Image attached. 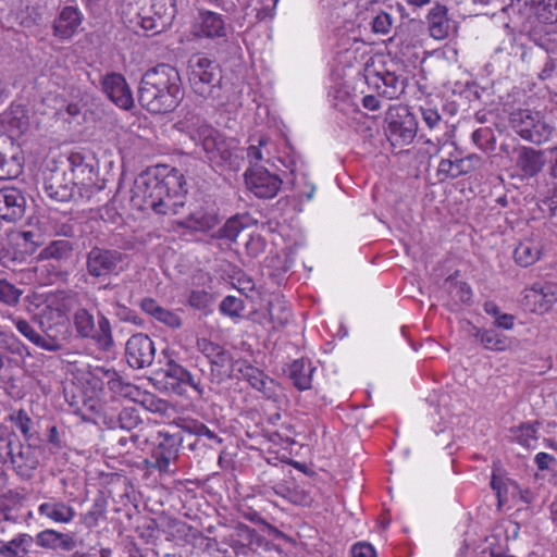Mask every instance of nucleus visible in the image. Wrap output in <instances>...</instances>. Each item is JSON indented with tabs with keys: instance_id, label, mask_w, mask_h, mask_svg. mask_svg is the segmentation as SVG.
Instances as JSON below:
<instances>
[{
	"instance_id": "26",
	"label": "nucleus",
	"mask_w": 557,
	"mask_h": 557,
	"mask_svg": "<svg viewBox=\"0 0 557 557\" xmlns=\"http://www.w3.org/2000/svg\"><path fill=\"white\" fill-rule=\"evenodd\" d=\"M38 512L57 523H69L76 515L72 506L57 499L40 504Z\"/></svg>"
},
{
	"instance_id": "50",
	"label": "nucleus",
	"mask_w": 557,
	"mask_h": 557,
	"mask_svg": "<svg viewBox=\"0 0 557 557\" xmlns=\"http://www.w3.org/2000/svg\"><path fill=\"white\" fill-rule=\"evenodd\" d=\"M265 239L261 235H251L246 243V252L252 258H258L265 250Z\"/></svg>"
},
{
	"instance_id": "44",
	"label": "nucleus",
	"mask_w": 557,
	"mask_h": 557,
	"mask_svg": "<svg viewBox=\"0 0 557 557\" xmlns=\"http://www.w3.org/2000/svg\"><path fill=\"white\" fill-rule=\"evenodd\" d=\"M535 10L536 14L547 23H557V0H543Z\"/></svg>"
},
{
	"instance_id": "63",
	"label": "nucleus",
	"mask_w": 557,
	"mask_h": 557,
	"mask_svg": "<svg viewBox=\"0 0 557 557\" xmlns=\"http://www.w3.org/2000/svg\"><path fill=\"white\" fill-rule=\"evenodd\" d=\"M140 308L144 312L153 318L161 308V306L153 298L148 297L144 298L140 301Z\"/></svg>"
},
{
	"instance_id": "64",
	"label": "nucleus",
	"mask_w": 557,
	"mask_h": 557,
	"mask_svg": "<svg viewBox=\"0 0 557 557\" xmlns=\"http://www.w3.org/2000/svg\"><path fill=\"white\" fill-rule=\"evenodd\" d=\"M495 326L504 330H511L515 324V317L509 313H500L494 321Z\"/></svg>"
},
{
	"instance_id": "19",
	"label": "nucleus",
	"mask_w": 557,
	"mask_h": 557,
	"mask_svg": "<svg viewBox=\"0 0 557 557\" xmlns=\"http://www.w3.org/2000/svg\"><path fill=\"white\" fill-rule=\"evenodd\" d=\"M194 33L197 37L222 38L227 35V26L224 17L213 11L199 10L198 17L194 25Z\"/></svg>"
},
{
	"instance_id": "36",
	"label": "nucleus",
	"mask_w": 557,
	"mask_h": 557,
	"mask_svg": "<svg viewBox=\"0 0 557 557\" xmlns=\"http://www.w3.org/2000/svg\"><path fill=\"white\" fill-rule=\"evenodd\" d=\"M27 255L18 250L12 243L4 245L0 250V263L10 270H17L26 262Z\"/></svg>"
},
{
	"instance_id": "4",
	"label": "nucleus",
	"mask_w": 557,
	"mask_h": 557,
	"mask_svg": "<svg viewBox=\"0 0 557 557\" xmlns=\"http://www.w3.org/2000/svg\"><path fill=\"white\" fill-rule=\"evenodd\" d=\"M188 81L193 91L203 99L221 98L222 74L220 65L202 54L188 61Z\"/></svg>"
},
{
	"instance_id": "41",
	"label": "nucleus",
	"mask_w": 557,
	"mask_h": 557,
	"mask_svg": "<svg viewBox=\"0 0 557 557\" xmlns=\"http://www.w3.org/2000/svg\"><path fill=\"white\" fill-rule=\"evenodd\" d=\"M473 143L482 150L492 151L495 148V135L491 127H480L472 133Z\"/></svg>"
},
{
	"instance_id": "35",
	"label": "nucleus",
	"mask_w": 557,
	"mask_h": 557,
	"mask_svg": "<svg viewBox=\"0 0 557 557\" xmlns=\"http://www.w3.org/2000/svg\"><path fill=\"white\" fill-rule=\"evenodd\" d=\"M9 455L11 458V462L21 472L30 471L37 468L38 460L32 456L30 447L23 449L21 445H18V451L15 453L13 445L11 442L8 443Z\"/></svg>"
},
{
	"instance_id": "53",
	"label": "nucleus",
	"mask_w": 557,
	"mask_h": 557,
	"mask_svg": "<svg viewBox=\"0 0 557 557\" xmlns=\"http://www.w3.org/2000/svg\"><path fill=\"white\" fill-rule=\"evenodd\" d=\"M13 322L17 331L23 334L29 342L34 344V342L39 341V334L34 330L28 321L24 319H15Z\"/></svg>"
},
{
	"instance_id": "1",
	"label": "nucleus",
	"mask_w": 557,
	"mask_h": 557,
	"mask_svg": "<svg viewBox=\"0 0 557 557\" xmlns=\"http://www.w3.org/2000/svg\"><path fill=\"white\" fill-rule=\"evenodd\" d=\"M185 186L184 175L177 169L158 165L152 171L141 173L135 181L131 200L141 211L177 214L184 206Z\"/></svg>"
},
{
	"instance_id": "60",
	"label": "nucleus",
	"mask_w": 557,
	"mask_h": 557,
	"mask_svg": "<svg viewBox=\"0 0 557 557\" xmlns=\"http://www.w3.org/2000/svg\"><path fill=\"white\" fill-rule=\"evenodd\" d=\"M537 429L531 423H523L519 426V441L520 443L528 445L529 440L535 438Z\"/></svg>"
},
{
	"instance_id": "15",
	"label": "nucleus",
	"mask_w": 557,
	"mask_h": 557,
	"mask_svg": "<svg viewBox=\"0 0 557 557\" xmlns=\"http://www.w3.org/2000/svg\"><path fill=\"white\" fill-rule=\"evenodd\" d=\"M101 89L119 108L131 110L134 107L133 92L126 78L116 72H110L101 78Z\"/></svg>"
},
{
	"instance_id": "38",
	"label": "nucleus",
	"mask_w": 557,
	"mask_h": 557,
	"mask_svg": "<svg viewBox=\"0 0 557 557\" xmlns=\"http://www.w3.org/2000/svg\"><path fill=\"white\" fill-rule=\"evenodd\" d=\"M23 158L18 154H7L0 152V180L14 178L22 173Z\"/></svg>"
},
{
	"instance_id": "46",
	"label": "nucleus",
	"mask_w": 557,
	"mask_h": 557,
	"mask_svg": "<svg viewBox=\"0 0 557 557\" xmlns=\"http://www.w3.org/2000/svg\"><path fill=\"white\" fill-rule=\"evenodd\" d=\"M140 445V435L138 433H125L116 437V446L120 453H129L133 448Z\"/></svg>"
},
{
	"instance_id": "7",
	"label": "nucleus",
	"mask_w": 557,
	"mask_h": 557,
	"mask_svg": "<svg viewBox=\"0 0 557 557\" xmlns=\"http://www.w3.org/2000/svg\"><path fill=\"white\" fill-rule=\"evenodd\" d=\"M73 323L77 335L82 338H91L103 350H110L113 346V335L109 319L99 314L98 327L91 312L85 308H78L73 315Z\"/></svg>"
},
{
	"instance_id": "39",
	"label": "nucleus",
	"mask_w": 557,
	"mask_h": 557,
	"mask_svg": "<svg viewBox=\"0 0 557 557\" xmlns=\"http://www.w3.org/2000/svg\"><path fill=\"white\" fill-rule=\"evenodd\" d=\"M447 290L451 300L456 304H469L472 297L470 286L465 282H459L451 276L446 280Z\"/></svg>"
},
{
	"instance_id": "24",
	"label": "nucleus",
	"mask_w": 557,
	"mask_h": 557,
	"mask_svg": "<svg viewBox=\"0 0 557 557\" xmlns=\"http://www.w3.org/2000/svg\"><path fill=\"white\" fill-rule=\"evenodd\" d=\"M255 223L256 220L249 213H238L227 219L212 237L234 243L245 228Z\"/></svg>"
},
{
	"instance_id": "23",
	"label": "nucleus",
	"mask_w": 557,
	"mask_h": 557,
	"mask_svg": "<svg viewBox=\"0 0 557 557\" xmlns=\"http://www.w3.org/2000/svg\"><path fill=\"white\" fill-rule=\"evenodd\" d=\"M546 162L547 160L543 151L522 147L518 151L516 165L523 177H534L542 172Z\"/></svg>"
},
{
	"instance_id": "16",
	"label": "nucleus",
	"mask_w": 557,
	"mask_h": 557,
	"mask_svg": "<svg viewBox=\"0 0 557 557\" xmlns=\"http://www.w3.org/2000/svg\"><path fill=\"white\" fill-rule=\"evenodd\" d=\"M367 82L385 98L397 99L405 92L408 77L395 71L384 70L367 75Z\"/></svg>"
},
{
	"instance_id": "48",
	"label": "nucleus",
	"mask_w": 557,
	"mask_h": 557,
	"mask_svg": "<svg viewBox=\"0 0 557 557\" xmlns=\"http://www.w3.org/2000/svg\"><path fill=\"white\" fill-rule=\"evenodd\" d=\"M59 533L55 530L47 529L36 535V544L42 548L57 549Z\"/></svg>"
},
{
	"instance_id": "52",
	"label": "nucleus",
	"mask_w": 557,
	"mask_h": 557,
	"mask_svg": "<svg viewBox=\"0 0 557 557\" xmlns=\"http://www.w3.org/2000/svg\"><path fill=\"white\" fill-rule=\"evenodd\" d=\"M211 302V295L206 290H193L188 297L190 307L201 310L209 306Z\"/></svg>"
},
{
	"instance_id": "11",
	"label": "nucleus",
	"mask_w": 557,
	"mask_h": 557,
	"mask_svg": "<svg viewBox=\"0 0 557 557\" xmlns=\"http://www.w3.org/2000/svg\"><path fill=\"white\" fill-rule=\"evenodd\" d=\"M152 15H138L137 24L149 32L151 36L169 29L177 14L176 0H152Z\"/></svg>"
},
{
	"instance_id": "8",
	"label": "nucleus",
	"mask_w": 557,
	"mask_h": 557,
	"mask_svg": "<svg viewBox=\"0 0 557 557\" xmlns=\"http://www.w3.org/2000/svg\"><path fill=\"white\" fill-rule=\"evenodd\" d=\"M509 121L511 127L520 137L536 145L547 141L554 131V127L546 123L539 112L528 109L512 112Z\"/></svg>"
},
{
	"instance_id": "57",
	"label": "nucleus",
	"mask_w": 557,
	"mask_h": 557,
	"mask_svg": "<svg viewBox=\"0 0 557 557\" xmlns=\"http://www.w3.org/2000/svg\"><path fill=\"white\" fill-rule=\"evenodd\" d=\"M107 374L110 376L109 384L111 389L119 391L125 396H128L131 394V389L133 388V386L128 383H123L119 377H114L117 376L115 371H113L111 375L110 371H107Z\"/></svg>"
},
{
	"instance_id": "13",
	"label": "nucleus",
	"mask_w": 557,
	"mask_h": 557,
	"mask_svg": "<svg viewBox=\"0 0 557 557\" xmlns=\"http://www.w3.org/2000/svg\"><path fill=\"white\" fill-rule=\"evenodd\" d=\"M154 356V343L147 334L136 333L127 339L125 344V358L131 368L139 370L150 367Z\"/></svg>"
},
{
	"instance_id": "20",
	"label": "nucleus",
	"mask_w": 557,
	"mask_h": 557,
	"mask_svg": "<svg viewBox=\"0 0 557 557\" xmlns=\"http://www.w3.org/2000/svg\"><path fill=\"white\" fill-rule=\"evenodd\" d=\"M26 199L15 187L0 189V219L8 222L21 220L25 214Z\"/></svg>"
},
{
	"instance_id": "33",
	"label": "nucleus",
	"mask_w": 557,
	"mask_h": 557,
	"mask_svg": "<svg viewBox=\"0 0 557 557\" xmlns=\"http://www.w3.org/2000/svg\"><path fill=\"white\" fill-rule=\"evenodd\" d=\"M541 258V246L531 239L521 242L513 250V259L520 267L527 268Z\"/></svg>"
},
{
	"instance_id": "45",
	"label": "nucleus",
	"mask_w": 557,
	"mask_h": 557,
	"mask_svg": "<svg viewBox=\"0 0 557 557\" xmlns=\"http://www.w3.org/2000/svg\"><path fill=\"white\" fill-rule=\"evenodd\" d=\"M186 431L189 435H195L199 440L201 437H206L207 440L215 443H222V438H220L216 433L211 431L206 424L200 422H194L186 426Z\"/></svg>"
},
{
	"instance_id": "5",
	"label": "nucleus",
	"mask_w": 557,
	"mask_h": 557,
	"mask_svg": "<svg viewBox=\"0 0 557 557\" xmlns=\"http://www.w3.org/2000/svg\"><path fill=\"white\" fill-rule=\"evenodd\" d=\"M385 134L393 147L410 145L418 133V121L406 106L389 108L385 115Z\"/></svg>"
},
{
	"instance_id": "18",
	"label": "nucleus",
	"mask_w": 557,
	"mask_h": 557,
	"mask_svg": "<svg viewBox=\"0 0 557 557\" xmlns=\"http://www.w3.org/2000/svg\"><path fill=\"white\" fill-rule=\"evenodd\" d=\"M162 371L165 387L171 389L173 393L183 395L186 393V387L190 386L199 394H202L203 391L200 382L196 381L194 375L187 369L175 361L170 360Z\"/></svg>"
},
{
	"instance_id": "47",
	"label": "nucleus",
	"mask_w": 557,
	"mask_h": 557,
	"mask_svg": "<svg viewBox=\"0 0 557 557\" xmlns=\"http://www.w3.org/2000/svg\"><path fill=\"white\" fill-rule=\"evenodd\" d=\"M10 419L25 438L30 437L32 419L24 409H20L15 413L11 414Z\"/></svg>"
},
{
	"instance_id": "59",
	"label": "nucleus",
	"mask_w": 557,
	"mask_h": 557,
	"mask_svg": "<svg viewBox=\"0 0 557 557\" xmlns=\"http://www.w3.org/2000/svg\"><path fill=\"white\" fill-rule=\"evenodd\" d=\"M77 546V542L74 536L70 533H59L57 549L64 552H71Z\"/></svg>"
},
{
	"instance_id": "54",
	"label": "nucleus",
	"mask_w": 557,
	"mask_h": 557,
	"mask_svg": "<svg viewBox=\"0 0 557 557\" xmlns=\"http://www.w3.org/2000/svg\"><path fill=\"white\" fill-rule=\"evenodd\" d=\"M554 74H557V52L547 54L546 62L541 70L539 77L542 81L550 78Z\"/></svg>"
},
{
	"instance_id": "27",
	"label": "nucleus",
	"mask_w": 557,
	"mask_h": 557,
	"mask_svg": "<svg viewBox=\"0 0 557 557\" xmlns=\"http://www.w3.org/2000/svg\"><path fill=\"white\" fill-rule=\"evenodd\" d=\"M428 23L433 38L444 39L449 35L450 22L445 5L436 4L428 14Z\"/></svg>"
},
{
	"instance_id": "2",
	"label": "nucleus",
	"mask_w": 557,
	"mask_h": 557,
	"mask_svg": "<svg viewBox=\"0 0 557 557\" xmlns=\"http://www.w3.org/2000/svg\"><path fill=\"white\" fill-rule=\"evenodd\" d=\"M183 98L181 76L174 66L161 63L143 75L138 87V101L148 112H173Z\"/></svg>"
},
{
	"instance_id": "49",
	"label": "nucleus",
	"mask_w": 557,
	"mask_h": 557,
	"mask_svg": "<svg viewBox=\"0 0 557 557\" xmlns=\"http://www.w3.org/2000/svg\"><path fill=\"white\" fill-rule=\"evenodd\" d=\"M157 321L170 326L172 329H178L182 325L181 318L173 311L161 307L157 314L153 317Z\"/></svg>"
},
{
	"instance_id": "30",
	"label": "nucleus",
	"mask_w": 557,
	"mask_h": 557,
	"mask_svg": "<svg viewBox=\"0 0 557 557\" xmlns=\"http://www.w3.org/2000/svg\"><path fill=\"white\" fill-rule=\"evenodd\" d=\"M471 335L485 348L492 351H504L508 348L509 342L505 335L495 330L472 327Z\"/></svg>"
},
{
	"instance_id": "22",
	"label": "nucleus",
	"mask_w": 557,
	"mask_h": 557,
	"mask_svg": "<svg viewBox=\"0 0 557 557\" xmlns=\"http://www.w3.org/2000/svg\"><path fill=\"white\" fill-rule=\"evenodd\" d=\"M45 190L49 198L57 201L81 200L75 184H73L72 180L67 181L65 178L64 172H51L45 178Z\"/></svg>"
},
{
	"instance_id": "14",
	"label": "nucleus",
	"mask_w": 557,
	"mask_h": 557,
	"mask_svg": "<svg viewBox=\"0 0 557 557\" xmlns=\"http://www.w3.org/2000/svg\"><path fill=\"white\" fill-rule=\"evenodd\" d=\"M159 443L153 449L151 458L153 459L152 467L160 472H169L170 465L178 457L180 446L184 442L182 434L168 432H159Z\"/></svg>"
},
{
	"instance_id": "25",
	"label": "nucleus",
	"mask_w": 557,
	"mask_h": 557,
	"mask_svg": "<svg viewBox=\"0 0 557 557\" xmlns=\"http://www.w3.org/2000/svg\"><path fill=\"white\" fill-rule=\"evenodd\" d=\"M475 160V156H468L466 158L456 157L455 159H442L438 164L437 174L440 176H444L445 178H457L473 171V162Z\"/></svg>"
},
{
	"instance_id": "62",
	"label": "nucleus",
	"mask_w": 557,
	"mask_h": 557,
	"mask_svg": "<svg viewBox=\"0 0 557 557\" xmlns=\"http://www.w3.org/2000/svg\"><path fill=\"white\" fill-rule=\"evenodd\" d=\"M557 460L554 456L547 453H539L534 458V462L539 470H547L550 463H555Z\"/></svg>"
},
{
	"instance_id": "55",
	"label": "nucleus",
	"mask_w": 557,
	"mask_h": 557,
	"mask_svg": "<svg viewBox=\"0 0 557 557\" xmlns=\"http://www.w3.org/2000/svg\"><path fill=\"white\" fill-rule=\"evenodd\" d=\"M421 114H422V119H423L424 123L431 129L437 127L442 122V117L436 109H433L430 107L421 108Z\"/></svg>"
},
{
	"instance_id": "9",
	"label": "nucleus",
	"mask_w": 557,
	"mask_h": 557,
	"mask_svg": "<svg viewBox=\"0 0 557 557\" xmlns=\"http://www.w3.org/2000/svg\"><path fill=\"white\" fill-rule=\"evenodd\" d=\"M197 348L210 363L212 382L221 383L236 376L237 360H234L232 354L223 346L207 338H201L197 341Z\"/></svg>"
},
{
	"instance_id": "28",
	"label": "nucleus",
	"mask_w": 557,
	"mask_h": 557,
	"mask_svg": "<svg viewBox=\"0 0 557 557\" xmlns=\"http://www.w3.org/2000/svg\"><path fill=\"white\" fill-rule=\"evenodd\" d=\"M313 371L314 368L310 362L304 359H298L289 364L287 374L296 388L299 391H306L311 387Z\"/></svg>"
},
{
	"instance_id": "31",
	"label": "nucleus",
	"mask_w": 557,
	"mask_h": 557,
	"mask_svg": "<svg viewBox=\"0 0 557 557\" xmlns=\"http://www.w3.org/2000/svg\"><path fill=\"white\" fill-rule=\"evenodd\" d=\"M33 542V536L27 533H20L8 542L0 541V557H25Z\"/></svg>"
},
{
	"instance_id": "10",
	"label": "nucleus",
	"mask_w": 557,
	"mask_h": 557,
	"mask_svg": "<svg viewBox=\"0 0 557 557\" xmlns=\"http://www.w3.org/2000/svg\"><path fill=\"white\" fill-rule=\"evenodd\" d=\"M69 163L78 198L91 200L102 189V186L97 184L98 173L95 166L86 162V158L79 152L72 153L69 157Z\"/></svg>"
},
{
	"instance_id": "12",
	"label": "nucleus",
	"mask_w": 557,
	"mask_h": 557,
	"mask_svg": "<svg viewBox=\"0 0 557 557\" xmlns=\"http://www.w3.org/2000/svg\"><path fill=\"white\" fill-rule=\"evenodd\" d=\"M244 177L248 190L261 199H271L276 196L283 183L278 175L260 165L249 166Z\"/></svg>"
},
{
	"instance_id": "56",
	"label": "nucleus",
	"mask_w": 557,
	"mask_h": 557,
	"mask_svg": "<svg viewBox=\"0 0 557 557\" xmlns=\"http://www.w3.org/2000/svg\"><path fill=\"white\" fill-rule=\"evenodd\" d=\"M116 317L124 322H129L135 325H141L143 319L133 310L125 306H119Z\"/></svg>"
},
{
	"instance_id": "37",
	"label": "nucleus",
	"mask_w": 557,
	"mask_h": 557,
	"mask_svg": "<svg viewBox=\"0 0 557 557\" xmlns=\"http://www.w3.org/2000/svg\"><path fill=\"white\" fill-rule=\"evenodd\" d=\"M268 313L273 329L284 327L292 319V311L284 301L275 299L268 305Z\"/></svg>"
},
{
	"instance_id": "29",
	"label": "nucleus",
	"mask_w": 557,
	"mask_h": 557,
	"mask_svg": "<svg viewBox=\"0 0 557 557\" xmlns=\"http://www.w3.org/2000/svg\"><path fill=\"white\" fill-rule=\"evenodd\" d=\"M219 224V216L215 212L206 210H196L184 221L178 222L182 227L191 228L198 232H207Z\"/></svg>"
},
{
	"instance_id": "3",
	"label": "nucleus",
	"mask_w": 557,
	"mask_h": 557,
	"mask_svg": "<svg viewBox=\"0 0 557 557\" xmlns=\"http://www.w3.org/2000/svg\"><path fill=\"white\" fill-rule=\"evenodd\" d=\"M178 129L186 132L190 139L200 145L206 158L222 165L230 161L232 147L230 140L216 128L200 119H185L177 123Z\"/></svg>"
},
{
	"instance_id": "58",
	"label": "nucleus",
	"mask_w": 557,
	"mask_h": 557,
	"mask_svg": "<svg viewBox=\"0 0 557 557\" xmlns=\"http://www.w3.org/2000/svg\"><path fill=\"white\" fill-rule=\"evenodd\" d=\"M352 557H376L374 547L364 542L357 543L351 548Z\"/></svg>"
},
{
	"instance_id": "51",
	"label": "nucleus",
	"mask_w": 557,
	"mask_h": 557,
	"mask_svg": "<svg viewBox=\"0 0 557 557\" xmlns=\"http://www.w3.org/2000/svg\"><path fill=\"white\" fill-rule=\"evenodd\" d=\"M392 16L386 12L379 13L372 21V30L375 34H387L392 28Z\"/></svg>"
},
{
	"instance_id": "21",
	"label": "nucleus",
	"mask_w": 557,
	"mask_h": 557,
	"mask_svg": "<svg viewBox=\"0 0 557 557\" xmlns=\"http://www.w3.org/2000/svg\"><path fill=\"white\" fill-rule=\"evenodd\" d=\"M83 22V14L76 7L66 5L62 8L53 21V36L63 40L71 39Z\"/></svg>"
},
{
	"instance_id": "40",
	"label": "nucleus",
	"mask_w": 557,
	"mask_h": 557,
	"mask_svg": "<svg viewBox=\"0 0 557 557\" xmlns=\"http://www.w3.org/2000/svg\"><path fill=\"white\" fill-rule=\"evenodd\" d=\"M143 424L138 410L132 407L123 408L116 420V426L122 431L131 433Z\"/></svg>"
},
{
	"instance_id": "61",
	"label": "nucleus",
	"mask_w": 557,
	"mask_h": 557,
	"mask_svg": "<svg viewBox=\"0 0 557 557\" xmlns=\"http://www.w3.org/2000/svg\"><path fill=\"white\" fill-rule=\"evenodd\" d=\"M34 344L45 350L48 351H59L61 349V344L52 337H44L39 334V341L34 342Z\"/></svg>"
},
{
	"instance_id": "34",
	"label": "nucleus",
	"mask_w": 557,
	"mask_h": 557,
	"mask_svg": "<svg viewBox=\"0 0 557 557\" xmlns=\"http://www.w3.org/2000/svg\"><path fill=\"white\" fill-rule=\"evenodd\" d=\"M73 250V243L66 239H58L51 242L40 251V258L67 260L72 257Z\"/></svg>"
},
{
	"instance_id": "43",
	"label": "nucleus",
	"mask_w": 557,
	"mask_h": 557,
	"mask_svg": "<svg viewBox=\"0 0 557 557\" xmlns=\"http://www.w3.org/2000/svg\"><path fill=\"white\" fill-rule=\"evenodd\" d=\"M22 292L7 281H0V301L13 306L20 301Z\"/></svg>"
},
{
	"instance_id": "32",
	"label": "nucleus",
	"mask_w": 557,
	"mask_h": 557,
	"mask_svg": "<svg viewBox=\"0 0 557 557\" xmlns=\"http://www.w3.org/2000/svg\"><path fill=\"white\" fill-rule=\"evenodd\" d=\"M539 310L547 311L557 301L556 287L552 283H535L530 289V295Z\"/></svg>"
},
{
	"instance_id": "17",
	"label": "nucleus",
	"mask_w": 557,
	"mask_h": 557,
	"mask_svg": "<svg viewBox=\"0 0 557 557\" xmlns=\"http://www.w3.org/2000/svg\"><path fill=\"white\" fill-rule=\"evenodd\" d=\"M236 366L235 377L240 375L252 388L261 392L268 399L275 400L277 398V384L273 379L244 359H237Z\"/></svg>"
},
{
	"instance_id": "6",
	"label": "nucleus",
	"mask_w": 557,
	"mask_h": 557,
	"mask_svg": "<svg viewBox=\"0 0 557 557\" xmlns=\"http://www.w3.org/2000/svg\"><path fill=\"white\" fill-rule=\"evenodd\" d=\"M126 259L117 249L94 246L86 253V272L96 280L119 275L126 267Z\"/></svg>"
},
{
	"instance_id": "42",
	"label": "nucleus",
	"mask_w": 557,
	"mask_h": 557,
	"mask_svg": "<svg viewBox=\"0 0 557 557\" xmlns=\"http://www.w3.org/2000/svg\"><path fill=\"white\" fill-rule=\"evenodd\" d=\"M244 301L235 296H226L220 304V311L228 317H239L244 310Z\"/></svg>"
}]
</instances>
